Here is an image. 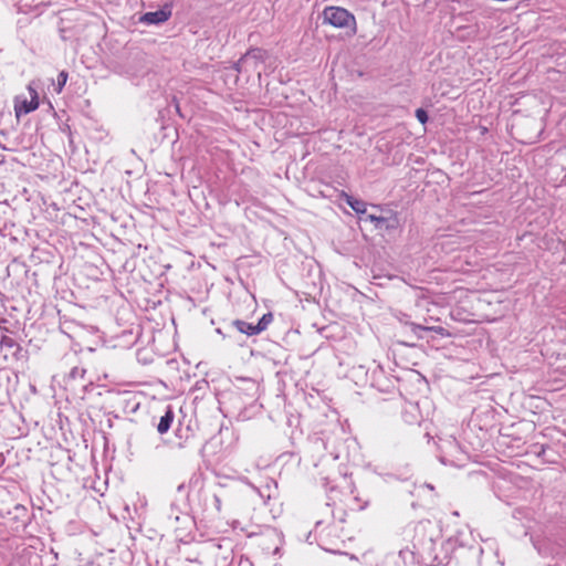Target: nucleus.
Listing matches in <instances>:
<instances>
[{"label": "nucleus", "instance_id": "1", "mask_svg": "<svg viewBox=\"0 0 566 566\" xmlns=\"http://www.w3.org/2000/svg\"><path fill=\"white\" fill-rule=\"evenodd\" d=\"M346 512L335 510L329 503L322 506L315 521L314 530L310 532L317 544L325 551L337 553L344 547L350 533L346 526Z\"/></svg>", "mask_w": 566, "mask_h": 566}, {"label": "nucleus", "instance_id": "17", "mask_svg": "<svg viewBox=\"0 0 566 566\" xmlns=\"http://www.w3.org/2000/svg\"><path fill=\"white\" fill-rule=\"evenodd\" d=\"M415 115L419 123H421L422 125L427 124L429 120L428 112L424 108H417Z\"/></svg>", "mask_w": 566, "mask_h": 566}, {"label": "nucleus", "instance_id": "8", "mask_svg": "<svg viewBox=\"0 0 566 566\" xmlns=\"http://www.w3.org/2000/svg\"><path fill=\"white\" fill-rule=\"evenodd\" d=\"M232 328H234L239 333L244 334L247 336L258 335V332L255 331V325L251 324V323H248L245 321H242V319H234V321H232L230 326H229V328H228V333L227 334H223L221 328H217V333L218 334H222L223 337H231L232 336L231 335V329Z\"/></svg>", "mask_w": 566, "mask_h": 566}, {"label": "nucleus", "instance_id": "2", "mask_svg": "<svg viewBox=\"0 0 566 566\" xmlns=\"http://www.w3.org/2000/svg\"><path fill=\"white\" fill-rule=\"evenodd\" d=\"M188 500L192 509L203 514H214L221 511L220 496L210 486H206L199 476L190 480Z\"/></svg>", "mask_w": 566, "mask_h": 566}, {"label": "nucleus", "instance_id": "20", "mask_svg": "<svg viewBox=\"0 0 566 566\" xmlns=\"http://www.w3.org/2000/svg\"><path fill=\"white\" fill-rule=\"evenodd\" d=\"M380 218H381V216H376V214L367 213V212H366V214H363V219L365 221H370L371 223H374L375 229H377V226L379 224Z\"/></svg>", "mask_w": 566, "mask_h": 566}, {"label": "nucleus", "instance_id": "18", "mask_svg": "<svg viewBox=\"0 0 566 566\" xmlns=\"http://www.w3.org/2000/svg\"><path fill=\"white\" fill-rule=\"evenodd\" d=\"M130 397L132 395L128 392V391H124V392H118L116 395V402L118 405H125V406H128L129 401H130Z\"/></svg>", "mask_w": 566, "mask_h": 566}, {"label": "nucleus", "instance_id": "19", "mask_svg": "<svg viewBox=\"0 0 566 566\" xmlns=\"http://www.w3.org/2000/svg\"><path fill=\"white\" fill-rule=\"evenodd\" d=\"M248 66H249V63L243 62V55H242L237 62L233 63L232 69L237 73H241L243 71H247Z\"/></svg>", "mask_w": 566, "mask_h": 566}, {"label": "nucleus", "instance_id": "28", "mask_svg": "<svg viewBox=\"0 0 566 566\" xmlns=\"http://www.w3.org/2000/svg\"><path fill=\"white\" fill-rule=\"evenodd\" d=\"M137 407H138V403H135V406H133V408H132V411H135L137 409Z\"/></svg>", "mask_w": 566, "mask_h": 566}, {"label": "nucleus", "instance_id": "12", "mask_svg": "<svg viewBox=\"0 0 566 566\" xmlns=\"http://www.w3.org/2000/svg\"><path fill=\"white\" fill-rule=\"evenodd\" d=\"M175 419V412L171 406H167L164 415L160 417L157 423V431L160 434L167 433L172 426Z\"/></svg>", "mask_w": 566, "mask_h": 566}, {"label": "nucleus", "instance_id": "4", "mask_svg": "<svg viewBox=\"0 0 566 566\" xmlns=\"http://www.w3.org/2000/svg\"><path fill=\"white\" fill-rule=\"evenodd\" d=\"M28 90H29V93L31 96L30 101L23 99L20 102L18 97L15 98L14 111H15V116L18 118L21 115H27V114L35 111L39 107L38 92L32 86H29Z\"/></svg>", "mask_w": 566, "mask_h": 566}, {"label": "nucleus", "instance_id": "29", "mask_svg": "<svg viewBox=\"0 0 566 566\" xmlns=\"http://www.w3.org/2000/svg\"><path fill=\"white\" fill-rule=\"evenodd\" d=\"M184 520H186V521H188V522L190 521V520H189V517H188L187 515H184Z\"/></svg>", "mask_w": 566, "mask_h": 566}, {"label": "nucleus", "instance_id": "23", "mask_svg": "<svg viewBox=\"0 0 566 566\" xmlns=\"http://www.w3.org/2000/svg\"><path fill=\"white\" fill-rule=\"evenodd\" d=\"M172 102L175 103L176 112L179 114V116L184 117V115L181 114V111H180L179 103H178L177 98L174 97Z\"/></svg>", "mask_w": 566, "mask_h": 566}, {"label": "nucleus", "instance_id": "22", "mask_svg": "<svg viewBox=\"0 0 566 566\" xmlns=\"http://www.w3.org/2000/svg\"><path fill=\"white\" fill-rule=\"evenodd\" d=\"M77 357H76V354H72V355H65L64 356V360L65 363H69V364H72L73 360H75Z\"/></svg>", "mask_w": 566, "mask_h": 566}, {"label": "nucleus", "instance_id": "9", "mask_svg": "<svg viewBox=\"0 0 566 566\" xmlns=\"http://www.w3.org/2000/svg\"><path fill=\"white\" fill-rule=\"evenodd\" d=\"M7 514L10 516V520L14 522L15 527L19 526L25 527L30 521L29 511L22 504H17L11 511H8Z\"/></svg>", "mask_w": 566, "mask_h": 566}, {"label": "nucleus", "instance_id": "26", "mask_svg": "<svg viewBox=\"0 0 566 566\" xmlns=\"http://www.w3.org/2000/svg\"><path fill=\"white\" fill-rule=\"evenodd\" d=\"M401 343L405 344V345H408V346L415 345L413 342H408V340H402Z\"/></svg>", "mask_w": 566, "mask_h": 566}, {"label": "nucleus", "instance_id": "25", "mask_svg": "<svg viewBox=\"0 0 566 566\" xmlns=\"http://www.w3.org/2000/svg\"><path fill=\"white\" fill-rule=\"evenodd\" d=\"M4 163H6V156L0 155V166L3 165Z\"/></svg>", "mask_w": 566, "mask_h": 566}, {"label": "nucleus", "instance_id": "11", "mask_svg": "<svg viewBox=\"0 0 566 566\" xmlns=\"http://www.w3.org/2000/svg\"><path fill=\"white\" fill-rule=\"evenodd\" d=\"M266 57V51L260 48L250 49L243 54V62H248L250 66L256 69L259 63L264 62Z\"/></svg>", "mask_w": 566, "mask_h": 566}, {"label": "nucleus", "instance_id": "10", "mask_svg": "<svg viewBox=\"0 0 566 566\" xmlns=\"http://www.w3.org/2000/svg\"><path fill=\"white\" fill-rule=\"evenodd\" d=\"M340 198H343L345 202L359 216V218L363 219V214H366L367 210V203L364 200L357 199L345 191H342Z\"/></svg>", "mask_w": 566, "mask_h": 566}, {"label": "nucleus", "instance_id": "13", "mask_svg": "<svg viewBox=\"0 0 566 566\" xmlns=\"http://www.w3.org/2000/svg\"><path fill=\"white\" fill-rule=\"evenodd\" d=\"M86 374V369L84 367H81L78 365H74L70 368V371L67 373L66 377L69 381H81L83 382L84 377Z\"/></svg>", "mask_w": 566, "mask_h": 566}, {"label": "nucleus", "instance_id": "5", "mask_svg": "<svg viewBox=\"0 0 566 566\" xmlns=\"http://www.w3.org/2000/svg\"><path fill=\"white\" fill-rule=\"evenodd\" d=\"M172 14V4L165 3L159 10L146 12L140 21L147 24H160L169 20Z\"/></svg>", "mask_w": 566, "mask_h": 566}, {"label": "nucleus", "instance_id": "16", "mask_svg": "<svg viewBox=\"0 0 566 566\" xmlns=\"http://www.w3.org/2000/svg\"><path fill=\"white\" fill-rule=\"evenodd\" d=\"M0 345L2 348L7 347V348L20 349L19 344L13 338H11L9 336H2Z\"/></svg>", "mask_w": 566, "mask_h": 566}, {"label": "nucleus", "instance_id": "6", "mask_svg": "<svg viewBox=\"0 0 566 566\" xmlns=\"http://www.w3.org/2000/svg\"><path fill=\"white\" fill-rule=\"evenodd\" d=\"M406 326L410 328L411 333H412V340H419V339H422L424 337V333H428V332H434L436 334H439L441 336H449L450 333L442 326H423V325H419V324H416V323H409L407 322L406 323Z\"/></svg>", "mask_w": 566, "mask_h": 566}, {"label": "nucleus", "instance_id": "15", "mask_svg": "<svg viewBox=\"0 0 566 566\" xmlns=\"http://www.w3.org/2000/svg\"><path fill=\"white\" fill-rule=\"evenodd\" d=\"M67 77H69V73L66 71H61L57 75V83H56V88L55 91L57 93H61L63 87L65 86L66 84V81H67Z\"/></svg>", "mask_w": 566, "mask_h": 566}, {"label": "nucleus", "instance_id": "24", "mask_svg": "<svg viewBox=\"0 0 566 566\" xmlns=\"http://www.w3.org/2000/svg\"><path fill=\"white\" fill-rule=\"evenodd\" d=\"M6 462V458L3 455V453H0V468Z\"/></svg>", "mask_w": 566, "mask_h": 566}, {"label": "nucleus", "instance_id": "7", "mask_svg": "<svg viewBox=\"0 0 566 566\" xmlns=\"http://www.w3.org/2000/svg\"><path fill=\"white\" fill-rule=\"evenodd\" d=\"M400 228V219L397 212L388 211L387 216H381L377 230L391 234Z\"/></svg>", "mask_w": 566, "mask_h": 566}, {"label": "nucleus", "instance_id": "27", "mask_svg": "<svg viewBox=\"0 0 566 566\" xmlns=\"http://www.w3.org/2000/svg\"><path fill=\"white\" fill-rule=\"evenodd\" d=\"M369 501H365L363 505L359 506L360 510H364L368 505Z\"/></svg>", "mask_w": 566, "mask_h": 566}, {"label": "nucleus", "instance_id": "14", "mask_svg": "<svg viewBox=\"0 0 566 566\" xmlns=\"http://www.w3.org/2000/svg\"><path fill=\"white\" fill-rule=\"evenodd\" d=\"M272 321L273 314L271 312L263 314V316L255 324V331L258 332V335L265 331Z\"/></svg>", "mask_w": 566, "mask_h": 566}, {"label": "nucleus", "instance_id": "3", "mask_svg": "<svg viewBox=\"0 0 566 566\" xmlns=\"http://www.w3.org/2000/svg\"><path fill=\"white\" fill-rule=\"evenodd\" d=\"M324 22L335 28H352L355 31L356 20L353 13L340 7H327L323 11Z\"/></svg>", "mask_w": 566, "mask_h": 566}, {"label": "nucleus", "instance_id": "21", "mask_svg": "<svg viewBox=\"0 0 566 566\" xmlns=\"http://www.w3.org/2000/svg\"><path fill=\"white\" fill-rule=\"evenodd\" d=\"M533 452H535L538 457H543L547 446L535 443L533 444Z\"/></svg>", "mask_w": 566, "mask_h": 566}]
</instances>
